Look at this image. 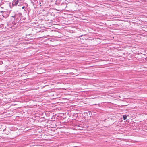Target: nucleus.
<instances>
[{"label": "nucleus", "instance_id": "0eeeda50", "mask_svg": "<svg viewBox=\"0 0 147 147\" xmlns=\"http://www.w3.org/2000/svg\"><path fill=\"white\" fill-rule=\"evenodd\" d=\"M123 119L124 120H125L127 118V116L126 115H124L123 116Z\"/></svg>", "mask_w": 147, "mask_h": 147}, {"label": "nucleus", "instance_id": "6e6552de", "mask_svg": "<svg viewBox=\"0 0 147 147\" xmlns=\"http://www.w3.org/2000/svg\"><path fill=\"white\" fill-rule=\"evenodd\" d=\"M25 8V7H24V6H23V7H22V9H24V8Z\"/></svg>", "mask_w": 147, "mask_h": 147}, {"label": "nucleus", "instance_id": "f03ea898", "mask_svg": "<svg viewBox=\"0 0 147 147\" xmlns=\"http://www.w3.org/2000/svg\"><path fill=\"white\" fill-rule=\"evenodd\" d=\"M31 3L32 4L34 7L36 8L37 7L36 0H32Z\"/></svg>", "mask_w": 147, "mask_h": 147}, {"label": "nucleus", "instance_id": "39448f33", "mask_svg": "<svg viewBox=\"0 0 147 147\" xmlns=\"http://www.w3.org/2000/svg\"><path fill=\"white\" fill-rule=\"evenodd\" d=\"M4 6L3 4H0V7L2 9L4 8Z\"/></svg>", "mask_w": 147, "mask_h": 147}, {"label": "nucleus", "instance_id": "20e7f679", "mask_svg": "<svg viewBox=\"0 0 147 147\" xmlns=\"http://www.w3.org/2000/svg\"><path fill=\"white\" fill-rule=\"evenodd\" d=\"M4 27V25L3 24H0V29H3Z\"/></svg>", "mask_w": 147, "mask_h": 147}, {"label": "nucleus", "instance_id": "7ed1b4c3", "mask_svg": "<svg viewBox=\"0 0 147 147\" xmlns=\"http://www.w3.org/2000/svg\"><path fill=\"white\" fill-rule=\"evenodd\" d=\"M19 2V0H13L12 2V5L13 6H16L17 5Z\"/></svg>", "mask_w": 147, "mask_h": 147}, {"label": "nucleus", "instance_id": "423d86ee", "mask_svg": "<svg viewBox=\"0 0 147 147\" xmlns=\"http://www.w3.org/2000/svg\"><path fill=\"white\" fill-rule=\"evenodd\" d=\"M43 1H39V5H40V6L41 7L42 6V5L43 4Z\"/></svg>", "mask_w": 147, "mask_h": 147}, {"label": "nucleus", "instance_id": "1a4fd4ad", "mask_svg": "<svg viewBox=\"0 0 147 147\" xmlns=\"http://www.w3.org/2000/svg\"><path fill=\"white\" fill-rule=\"evenodd\" d=\"M12 16V17H13V16Z\"/></svg>", "mask_w": 147, "mask_h": 147}, {"label": "nucleus", "instance_id": "f257e3e1", "mask_svg": "<svg viewBox=\"0 0 147 147\" xmlns=\"http://www.w3.org/2000/svg\"><path fill=\"white\" fill-rule=\"evenodd\" d=\"M21 13H18L15 14L14 16L13 17L15 18L16 20V22H19L20 21L21 19Z\"/></svg>", "mask_w": 147, "mask_h": 147}]
</instances>
